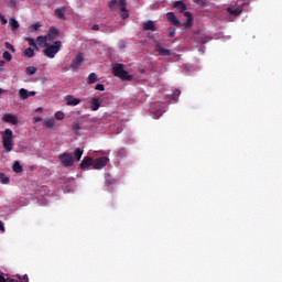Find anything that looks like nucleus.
<instances>
[{
  "mask_svg": "<svg viewBox=\"0 0 282 282\" xmlns=\"http://www.w3.org/2000/svg\"><path fill=\"white\" fill-rule=\"evenodd\" d=\"M2 145L7 153L14 150V133L9 128L2 132Z\"/></svg>",
  "mask_w": 282,
  "mask_h": 282,
  "instance_id": "1",
  "label": "nucleus"
},
{
  "mask_svg": "<svg viewBox=\"0 0 282 282\" xmlns=\"http://www.w3.org/2000/svg\"><path fill=\"white\" fill-rule=\"evenodd\" d=\"M112 74L120 80H128L131 83L133 80V76L129 75V72L124 69V64H115L112 67Z\"/></svg>",
  "mask_w": 282,
  "mask_h": 282,
  "instance_id": "2",
  "label": "nucleus"
},
{
  "mask_svg": "<svg viewBox=\"0 0 282 282\" xmlns=\"http://www.w3.org/2000/svg\"><path fill=\"white\" fill-rule=\"evenodd\" d=\"M63 45V43L61 41H55L52 45H47L45 46L46 50H44V56H46V58H54L58 52H61V46Z\"/></svg>",
  "mask_w": 282,
  "mask_h": 282,
  "instance_id": "3",
  "label": "nucleus"
},
{
  "mask_svg": "<svg viewBox=\"0 0 282 282\" xmlns=\"http://www.w3.org/2000/svg\"><path fill=\"white\" fill-rule=\"evenodd\" d=\"M58 160L62 165H64L65 169H69L70 166H74V156L69 152H64L58 155Z\"/></svg>",
  "mask_w": 282,
  "mask_h": 282,
  "instance_id": "4",
  "label": "nucleus"
},
{
  "mask_svg": "<svg viewBox=\"0 0 282 282\" xmlns=\"http://www.w3.org/2000/svg\"><path fill=\"white\" fill-rule=\"evenodd\" d=\"M0 282H30V279L28 278V274L21 276L17 275L15 278H4L3 275H0Z\"/></svg>",
  "mask_w": 282,
  "mask_h": 282,
  "instance_id": "5",
  "label": "nucleus"
},
{
  "mask_svg": "<svg viewBox=\"0 0 282 282\" xmlns=\"http://www.w3.org/2000/svg\"><path fill=\"white\" fill-rule=\"evenodd\" d=\"M108 162H109V158L107 156H100L96 160H93L94 169H97V170L105 169Z\"/></svg>",
  "mask_w": 282,
  "mask_h": 282,
  "instance_id": "6",
  "label": "nucleus"
},
{
  "mask_svg": "<svg viewBox=\"0 0 282 282\" xmlns=\"http://www.w3.org/2000/svg\"><path fill=\"white\" fill-rule=\"evenodd\" d=\"M83 61H85V58L83 57V54L78 53L75 58L72 59V63H70V69L73 72H76V69L78 67H80V65H83Z\"/></svg>",
  "mask_w": 282,
  "mask_h": 282,
  "instance_id": "7",
  "label": "nucleus"
},
{
  "mask_svg": "<svg viewBox=\"0 0 282 282\" xmlns=\"http://www.w3.org/2000/svg\"><path fill=\"white\" fill-rule=\"evenodd\" d=\"M2 121L7 122L8 124H19V118L12 113H6L2 117Z\"/></svg>",
  "mask_w": 282,
  "mask_h": 282,
  "instance_id": "8",
  "label": "nucleus"
},
{
  "mask_svg": "<svg viewBox=\"0 0 282 282\" xmlns=\"http://www.w3.org/2000/svg\"><path fill=\"white\" fill-rule=\"evenodd\" d=\"M119 10L121 19H129V11L127 10V0H119Z\"/></svg>",
  "mask_w": 282,
  "mask_h": 282,
  "instance_id": "9",
  "label": "nucleus"
},
{
  "mask_svg": "<svg viewBox=\"0 0 282 282\" xmlns=\"http://www.w3.org/2000/svg\"><path fill=\"white\" fill-rule=\"evenodd\" d=\"M166 19L170 23H172V25H175V28H181L182 26V22H180V20L177 19V17H175V13L173 12H167L166 13Z\"/></svg>",
  "mask_w": 282,
  "mask_h": 282,
  "instance_id": "10",
  "label": "nucleus"
},
{
  "mask_svg": "<svg viewBox=\"0 0 282 282\" xmlns=\"http://www.w3.org/2000/svg\"><path fill=\"white\" fill-rule=\"evenodd\" d=\"M65 101L68 107H76V106L80 105V99L74 97L73 95L66 96Z\"/></svg>",
  "mask_w": 282,
  "mask_h": 282,
  "instance_id": "11",
  "label": "nucleus"
},
{
  "mask_svg": "<svg viewBox=\"0 0 282 282\" xmlns=\"http://www.w3.org/2000/svg\"><path fill=\"white\" fill-rule=\"evenodd\" d=\"M69 10L68 7H62L54 10V14L59 21H65V12Z\"/></svg>",
  "mask_w": 282,
  "mask_h": 282,
  "instance_id": "12",
  "label": "nucleus"
},
{
  "mask_svg": "<svg viewBox=\"0 0 282 282\" xmlns=\"http://www.w3.org/2000/svg\"><path fill=\"white\" fill-rule=\"evenodd\" d=\"M154 52H158V54H160V56H171L172 55L171 50L162 47L161 44H155Z\"/></svg>",
  "mask_w": 282,
  "mask_h": 282,
  "instance_id": "13",
  "label": "nucleus"
},
{
  "mask_svg": "<svg viewBox=\"0 0 282 282\" xmlns=\"http://www.w3.org/2000/svg\"><path fill=\"white\" fill-rule=\"evenodd\" d=\"M89 166H94V159L91 156H85L79 165V167L85 171Z\"/></svg>",
  "mask_w": 282,
  "mask_h": 282,
  "instance_id": "14",
  "label": "nucleus"
},
{
  "mask_svg": "<svg viewBox=\"0 0 282 282\" xmlns=\"http://www.w3.org/2000/svg\"><path fill=\"white\" fill-rule=\"evenodd\" d=\"M101 104L100 100L96 97H94L90 101V109L91 111H98V109H100Z\"/></svg>",
  "mask_w": 282,
  "mask_h": 282,
  "instance_id": "15",
  "label": "nucleus"
},
{
  "mask_svg": "<svg viewBox=\"0 0 282 282\" xmlns=\"http://www.w3.org/2000/svg\"><path fill=\"white\" fill-rule=\"evenodd\" d=\"M173 8H175L176 10H178V12H186V3H184V1H176L173 4Z\"/></svg>",
  "mask_w": 282,
  "mask_h": 282,
  "instance_id": "16",
  "label": "nucleus"
},
{
  "mask_svg": "<svg viewBox=\"0 0 282 282\" xmlns=\"http://www.w3.org/2000/svg\"><path fill=\"white\" fill-rule=\"evenodd\" d=\"M184 17H186V23H185V28H193V14H191V11H185L184 12Z\"/></svg>",
  "mask_w": 282,
  "mask_h": 282,
  "instance_id": "17",
  "label": "nucleus"
},
{
  "mask_svg": "<svg viewBox=\"0 0 282 282\" xmlns=\"http://www.w3.org/2000/svg\"><path fill=\"white\" fill-rule=\"evenodd\" d=\"M143 30L147 32L151 30V32H156L158 28H155V23L153 21H148L143 24Z\"/></svg>",
  "mask_w": 282,
  "mask_h": 282,
  "instance_id": "18",
  "label": "nucleus"
},
{
  "mask_svg": "<svg viewBox=\"0 0 282 282\" xmlns=\"http://www.w3.org/2000/svg\"><path fill=\"white\" fill-rule=\"evenodd\" d=\"M36 43L37 45H40L41 47H47L48 43H47V36H43L40 35L36 37Z\"/></svg>",
  "mask_w": 282,
  "mask_h": 282,
  "instance_id": "19",
  "label": "nucleus"
},
{
  "mask_svg": "<svg viewBox=\"0 0 282 282\" xmlns=\"http://www.w3.org/2000/svg\"><path fill=\"white\" fill-rule=\"evenodd\" d=\"M94 83H98V75H96V73H90L87 77V84L94 85Z\"/></svg>",
  "mask_w": 282,
  "mask_h": 282,
  "instance_id": "20",
  "label": "nucleus"
},
{
  "mask_svg": "<svg viewBox=\"0 0 282 282\" xmlns=\"http://www.w3.org/2000/svg\"><path fill=\"white\" fill-rule=\"evenodd\" d=\"M9 25H10L12 32H14V30H19V26H20L19 21H17V19H14V18L9 19Z\"/></svg>",
  "mask_w": 282,
  "mask_h": 282,
  "instance_id": "21",
  "label": "nucleus"
},
{
  "mask_svg": "<svg viewBox=\"0 0 282 282\" xmlns=\"http://www.w3.org/2000/svg\"><path fill=\"white\" fill-rule=\"evenodd\" d=\"M19 96H20L21 100H28V98H30L29 91L25 88H21L19 90Z\"/></svg>",
  "mask_w": 282,
  "mask_h": 282,
  "instance_id": "22",
  "label": "nucleus"
},
{
  "mask_svg": "<svg viewBox=\"0 0 282 282\" xmlns=\"http://www.w3.org/2000/svg\"><path fill=\"white\" fill-rule=\"evenodd\" d=\"M80 158H83V150L80 148H76L74 150V160H76V162H80Z\"/></svg>",
  "mask_w": 282,
  "mask_h": 282,
  "instance_id": "23",
  "label": "nucleus"
},
{
  "mask_svg": "<svg viewBox=\"0 0 282 282\" xmlns=\"http://www.w3.org/2000/svg\"><path fill=\"white\" fill-rule=\"evenodd\" d=\"M51 36H53V39H58V36L61 35V31H58V29L51 26L48 30Z\"/></svg>",
  "mask_w": 282,
  "mask_h": 282,
  "instance_id": "24",
  "label": "nucleus"
},
{
  "mask_svg": "<svg viewBox=\"0 0 282 282\" xmlns=\"http://www.w3.org/2000/svg\"><path fill=\"white\" fill-rule=\"evenodd\" d=\"M13 172L14 173H23V166H21V163L19 161H15L13 163Z\"/></svg>",
  "mask_w": 282,
  "mask_h": 282,
  "instance_id": "25",
  "label": "nucleus"
},
{
  "mask_svg": "<svg viewBox=\"0 0 282 282\" xmlns=\"http://www.w3.org/2000/svg\"><path fill=\"white\" fill-rule=\"evenodd\" d=\"M54 124H55L54 118L44 120V127H46L47 129H54Z\"/></svg>",
  "mask_w": 282,
  "mask_h": 282,
  "instance_id": "26",
  "label": "nucleus"
},
{
  "mask_svg": "<svg viewBox=\"0 0 282 282\" xmlns=\"http://www.w3.org/2000/svg\"><path fill=\"white\" fill-rule=\"evenodd\" d=\"M24 56H26V58H34V48L32 47L25 48Z\"/></svg>",
  "mask_w": 282,
  "mask_h": 282,
  "instance_id": "27",
  "label": "nucleus"
},
{
  "mask_svg": "<svg viewBox=\"0 0 282 282\" xmlns=\"http://www.w3.org/2000/svg\"><path fill=\"white\" fill-rule=\"evenodd\" d=\"M24 41H26L30 45V47H34V50H39V46L36 45V41L32 37H25Z\"/></svg>",
  "mask_w": 282,
  "mask_h": 282,
  "instance_id": "28",
  "label": "nucleus"
},
{
  "mask_svg": "<svg viewBox=\"0 0 282 282\" xmlns=\"http://www.w3.org/2000/svg\"><path fill=\"white\" fill-rule=\"evenodd\" d=\"M25 74H26V76H34V74H36V67H34V66L26 67Z\"/></svg>",
  "mask_w": 282,
  "mask_h": 282,
  "instance_id": "29",
  "label": "nucleus"
},
{
  "mask_svg": "<svg viewBox=\"0 0 282 282\" xmlns=\"http://www.w3.org/2000/svg\"><path fill=\"white\" fill-rule=\"evenodd\" d=\"M227 12H229V14H234V17H239V14H241V10L232 8H228Z\"/></svg>",
  "mask_w": 282,
  "mask_h": 282,
  "instance_id": "30",
  "label": "nucleus"
},
{
  "mask_svg": "<svg viewBox=\"0 0 282 282\" xmlns=\"http://www.w3.org/2000/svg\"><path fill=\"white\" fill-rule=\"evenodd\" d=\"M39 28H43V24H41V22H36L35 24H32L30 26V32H37Z\"/></svg>",
  "mask_w": 282,
  "mask_h": 282,
  "instance_id": "31",
  "label": "nucleus"
},
{
  "mask_svg": "<svg viewBox=\"0 0 282 282\" xmlns=\"http://www.w3.org/2000/svg\"><path fill=\"white\" fill-rule=\"evenodd\" d=\"M0 183L1 184H10V177L6 176V174L0 173Z\"/></svg>",
  "mask_w": 282,
  "mask_h": 282,
  "instance_id": "32",
  "label": "nucleus"
},
{
  "mask_svg": "<svg viewBox=\"0 0 282 282\" xmlns=\"http://www.w3.org/2000/svg\"><path fill=\"white\" fill-rule=\"evenodd\" d=\"M2 58L4 61H7V63H10V61H12V54H10V52L6 51L3 54H2Z\"/></svg>",
  "mask_w": 282,
  "mask_h": 282,
  "instance_id": "33",
  "label": "nucleus"
},
{
  "mask_svg": "<svg viewBox=\"0 0 282 282\" xmlns=\"http://www.w3.org/2000/svg\"><path fill=\"white\" fill-rule=\"evenodd\" d=\"M116 6H120V2H118V0H111L109 3H108V8L110 10H115L116 9Z\"/></svg>",
  "mask_w": 282,
  "mask_h": 282,
  "instance_id": "34",
  "label": "nucleus"
},
{
  "mask_svg": "<svg viewBox=\"0 0 282 282\" xmlns=\"http://www.w3.org/2000/svg\"><path fill=\"white\" fill-rule=\"evenodd\" d=\"M72 130L74 131V133H78V131L80 130V123L78 121H74Z\"/></svg>",
  "mask_w": 282,
  "mask_h": 282,
  "instance_id": "35",
  "label": "nucleus"
},
{
  "mask_svg": "<svg viewBox=\"0 0 282 282\" xmlns=\"http://www.w3.org/2000/svg\"><path fill=\"white\" fill-rule=\"evenodd\" d=\"M4 47L7 50H9L10 52H12V54H14V52H17V50L14 48V45L10 44V42H6Z\"/></svg>",
  "mask_w": 282,
  "mask_h": 282,
  "instance_id": "36",
  "label": "nucleus"
},
{
  "mask_svg": "<svg viewBox=\"0 0 282 282\" xmlns=\"http://www.w3.org/2000/svg\"><path fill=\"white\" fill-rule=\"evenodd\" d=\"M54 116L56 120H65V113L63 111H57Z\"/></svg>",
  "mask_w": 282,
  "mask_h": 282,
  "instance_id": "37",
  "label": "nucleus"
},
{
  "mask_svg": "<svg viewBox=\"0 0 282 282\" xmlns=\"http://www.w3.org/2000/svg\"><path fill=\"white\" fill-rule=\"evenodd\" d=\"M169 37L174 39L175 37V28H169Z\"/></svg>",
  "mask_w": 282,
  "mask_h": 282,
  "instance_id": "38",
  "label": "nucleus"
},
{
  "mask_svg": "<svg viewBox=\"0 0 282 282\" xmlns=\"http://www.w3.org/2000/svg\"><path fill=\"white\" fill-rule=\"evenodd\" d=\"M0 23H1V25H7L8 24V20L1 13H0Z\"/></svg>",
  "mask_w": 282,
  "mask_h": 282,
  "instance_id": "39",
  "label": "nucleus"
},
{
  "mask_svg": "<svg viewBox=\"0 0 282 282\" xmlns=\"http://www.w3.org/2000/svg\"><path fill=\"white\" fill-rule=\"evenodd\" d=\"M95 89H96L97 91H105V85H102V84H97V85L95 86Z\"/></svg>",
  "mask_w": 282,
  "mask_h": 282,
  "instance_id": "40",
  "label": "nucleus"
},
{
  "mask_svg": "<svg viewBox=\"0 0 282 282\" xmlns=\"http://www.w3.org/2000/svg\"><path fill=\"white\" fill-rule=\"evenodd\" d=\"M9 8H17V0H9Z\"/></svg>",
  "mask_w": 282,
  "mask_h": 282,
  "instance_id": "41",
  "label": "nucleus"
},
{
  "mask_svg": "<svg viewBox=\"0 0 282 282\" xmlns=\"http://www.w3.org/2000/svg\"><path fill=\"white\" fill-rule=\"evenodd\" d=\"M119 47L120 50H124V47H127V45L124 44V41L119 42Z\"/></svg>",
  "mask_w": 282,
  "mask_h": 282,
  "instance_id": "42",
  "label": "nucleus"
},
{
  "mask_svg": "<svg viewBox=\"0 0 282 282\" xmlns=\"http://www.w3.org/2000/svg\"><path fill=\"white\" fill-rule=\"evenodd\" d=\"M43 118L41 117H33V122H41Z\"/></svg>",
  "mask_w": 282,
  "mask_h": 282,
  "instance_id": "43",
  "label": "nucleus"
},
{
  "mask_svg": "<svg viewBox=\"0 0 282 282\" xmlns=\"http://www.w3.org/2000/svg\"><path fill=\"white\" fill-rule=\"evenodd\" d=\"M0 230L1 232H6V227L3 226V221L0 220Z\"/></svg>",
  "mask_w": 282,
  "mask_h": 282,
  "instance_id": "44",
  "label": "nucleus"
},
{
  "mask_svg": "<svg viewBox=\"0 0 282 282\" xmlns=\"http://www.w3.org/2000/svg\"><path fill=\"white\" fill-rule=\"evenodd\" d=\"M91 30H95L96 32H98V30H100V25L95 24L91 26Z\"/></svg>",
  "mask_w": 282,
  "mask_h": 282,
  "instance_id": "45",
  "label": "nucleus"
},
{
  "mask_svg": "<svg viewBox=\"0 0 282 282\" xmlns=\"http://www.w3.org/2000/svg\"><path fill=\"white\" fill-rule=\"evenodd\" d=\"M207 41H210V39L209 37H202V43L203 44H206Z\"/></svg>",
  "mask_w": 282,
  "mask_h": 282,
  "instance_id": "46",
  "label": "nucleus"
},
{
  "mask_svg": "<svg viewBox=\"0 0 282 282\" xmlns=\"http://www.w3.org/2000/svg\"><path fill=\"white\" fill-rule=\"evenodd\" d=\"M6 65V62L0 61V72L3 69V66Z\"/></svg>",
  "mask_w": 282,
  "mask_h": 282,
  "instance_id": "47",
  "label": "nucleus"
},
{
  "mask_svg": "<svg viewBox=\"0 0 282 282\" xmlns=\"http://www.w3.org/2000/svg\"><path fill=\"white\" fill-rule=\"evenodd\" d=\"M30 96H36V91H29V98Z\"/></svg>",
  "mask_w": 282,
  "mask_h": 282,
  "instance_id": "48",
  "label": "nucleus"
},
{
  "mask_svg": "<svg viewBox=\"0 0 282 282\" xmlns=\"http://www.w3.org/2000/svg\"><path fill=\"white\" fill-rule=\"evenodd\" d=\"M0 94H6V90H3V88H0Z\"/></svg>",
  "mask_w": 282,
  "mask_h": 282,
  "instance_id": "49",
  "label": "nucleus"
},
{
  "mask_svg": "<svg viewBox=\"0 0 282 282\" xmlns=\"http://www.w3.org/2000/svg\"><path fill=\"white\" fill-rule=\"evenodd\" d=\"M36 111H43V108H37Z\"/></svg>",
  "mask_w": 282,
  "mask_h": 282,
  "instance_id": "50",
  "label": "nucleus"
},
{
  "mask_svg": "<svg viewBox=\"0 0 282 282\" xmlns=\"http://www.w3.org/2000/svg\"><path fill=\"white\" fill-rule=\"evenodd\" d=\"M194 1V3H199V0H193Z\"/></svg>",
  "mask_w": 282,
  "mask_h": 282,
  "instance_id": "51",
  "label": "nucleus"
},
{
  "mask_svg": "<svg viewBox=\"0 0 282 282\" xmlns=\"http://www.w3.org/2000/svg\"><path fill=\"white\" fill-rule=\"evenodd\" d=\"M160 116H162V113L158 115V118H160Z\"/></svg>",
  "mask_w": 282,
  "mask_h": 282,
  "instance_id": "52",
  "label": "nucleus"
}]
</instances>
